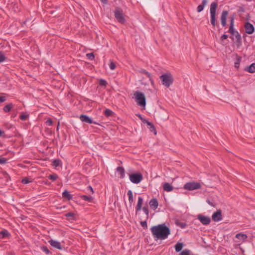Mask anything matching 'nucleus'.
<instances>
[{"label":"nucleus","instance_id":"f257e3e1","mask_svg":"<svg viewBox=\"0 0 255 255\" xmlns=\"http://www.w3.org/2000/svg\"><path fill=\"white\" fill-rule=\"evenodd\" d=\"M150 230L152 236L156 239L165 240L170 234V229L165 224L153 226Z\"/></svg>","mask_w":255,"mask_h":255},{"label":"nucleus","instance_id":"f03ea898","mask_svg":"<svg viewBox=\"0 0 255 255\" xmlns=\"http://www.w3.org/2000/svg\"><path fill=\"white\" fill-rule=\"evenodd\" d=\"M133 98L137 105L145 109L146 106V99L144 94L139 91H135L133 93Z\"/></svg>","mask_w":255,"mask_h":255},{"label":"nucleus","instance_id":"7ed1b4c3","mask_svg":"<svg viewBox=\"0 0 255 255\" xmlns=\"http://www.w3.org/2000/svg\"><path fill=\"white\" fill-rule=\"evenodd\" d=\"M162 84L168 88L173 83V79L171 74L165 73L160 76Z\"/></svg>","mask_w":255,"mask_h":255},{"label":"nucleus","instance_id":"20e7f679","mask_svg":"<svg viewBox=\"0 0 255 255\" xmlns=\"http://www.w3.org/2000/svg\"><path fill=\"white\" fill-rule=\"evenodd\" d=\"M218 3L216 2H213L210 5V12L211 15V23L213 26H215L216 22V12L217 8Z\"/></svg>","mask_w":255,"mask_h":255},{"label":"nucleus","instance_id":"39448f33","mask_svg":"<svg viewBox=\"0 0 255 255\" xmlns=\"http://www.w3.org/2000/svg\"><path fill=\"white\" fill-rule=\"evenodd\" d=\"M128 176L129 180L133 184H138L143 179V176L140 173L129 174Z\"/></svg>","mask_w":255,"mask_h":255},{"label":"nucleus","instance_id":"423d86ee","mask_svg":"<svg viewBox=\"0 0 255 255\" xmlns=\"http://www.w3.org/2000/svg\"><path fill=\"white\" fill-rule=\"evenodd\" d=\"M115 16L116 19L120 23H124L126 21V19L125 18L124 14L123 13V10L118 7L116 9L115 11Z\"/></svg>","mask_w":255,"mask_h":255},{"label":"nucleus","instance_id":"0eeeda50","mask_svg":"<svg viewBox=\"0 0 255 255\" xmlns=\"http://www.w3.org/2000/svg\"><path fill=\"white\" fill-rule=\"evenodd\" d=\"M201 188L200 183L194 182H190L186 183L184 185V188L187 190H194Z\"/></svg>","mask_w":255,"mask_h":255},{"label":"nucleus","instance_id":"6e6552de","mask_svg":"<svg viewBox=\"0 0 255 255\" xmlns=\"http://www.w3.org/2000/svg\"><path fill=\"white\" fill-rule=\"evenodd\" d=\"M197 219L203 225H208L211 222V219L208 216H203L202 215H199L197 216Z\"/></svg>","mask_w":255,"mask_h":255},{"label":"nucleus","instance_id":"1a4fd4ad","mask_svg":"<svg viewBox=\"0 0 255 255\" xmlns=\"http://www.w3.org/2000/svg\"><path fill=\"white\" fill-rule=\"evenodd\" d=\"M212 219L214 222H219L222 220V212L221 210H217L212 215Z\"/></svg>","mask_w":255,"mask_h":255},{"label":"nucleus","instance_id":"9d476101","mask_svg":"<svg viewBox=\"0 0 255 255\" xmlns=\"http://www.w3.org/2000/svg\"><path fill=\"white\" fill-rule=\"evenodd\" d=\"M80 119L82 122H85V123H86L88 124H94L96 125H99L97 123L93 121L92 119H91L90 118H89L88 116H87L86 115H82L80 116Z\"/></svg>","mask_w":255,"mask_h":255},{"label":"nucleus","instance_id":"9b49d317","mask_svg":"<svg viewBox=\"0 0 255 255\" xmlns=\"http://www.w3.org/2000/svg\"><path fill=\"white\" fill-rule=\"evenodd\" d=\"M245 28L246 29V32L249 34L253 33L255 31V27L254 25L249 22L245 23Z\"/></svg>","mask_w":255,"mask_h":255},{"label":"nucleus","instance_id":"f8f14e48","mask_svg":"<svg viewBox=\"0 0 255 255\" xmlns=\"http://www.w3.org/2000/svg\"><path fill=\"white\" fill-rule=\"evenodd\" d=\"M48 242L52 247L59 250H62V247L59 242L53 240H50Z\"/></svg>","mask_w":255,"mask_h":255},{"label":"nucleus","instance_id":"ddd939ff","mask_svg":"<svg viewBox=\"0 0 255 255\" xmlns=\"http://www.w3.org/2000/svg\"><path fill=\"white\" fill-rule=\"evenodd\" d=\"M228 15V12L226 10L223 11L221 14V20L223 26H225L226 25V20Z\"/></svg>","mask_w":255,"mask_h":255},{"label":"nucleus","instance_id":"4468645a","mask_svg":"<svg viewBox=\"0 0 255 255\" xmlns=\"http://www.w3.org/2000/svg\"><path fill=\"white\" fill-rule=\"evenodd\" d=\"M150 207L153 210H155L158 206V203L157 200L156 198L152 199L149 203Z\"/></svg>","mask_w":255,"mask_h":255},{"label":"nucleus","instance_id":"2eb2a0df","mask_svg":"<svg viewBox=\"0 0 255 255\" xmlns=\"http://www.w3.org/2000/svg\"><path fill=\"white\" fill-rule=\"evenodd\" d=\"M143 123H146L149 127L150 131L153 132L154 134L156 135L157 132L154 125L151 123L146 120H143Z\"/></svg>","mask_w":255,"mask_h":255},{"label":"nucleus","instance_id":"dca6fc26","mask_svg":"<svg viewBox=\"0 0 255 255\" xmlns=\"http://www.w3.org/2000/svg\"><path fill=\"white\" fill-rule=\"evenodd\" d=\"M245 71L251 73L255 72V63H252L250 65L245 68Z\"/></svg>","mask_w":255,"mask_h":255},{"label":"nucleus","instance_id":"f3484780","mask_svg":"<svg viewBox=\"0 0 255 255\" xmlns=\"http://www.w3.org/2000/svg\"><path fill=\"white\" fill-rule=\"evenodd\" d=\"M162 186L164 191L166 192H171L173 189V186L168 183H163Z\"/></svg>","mask_w":255,"mask_h":255},{"label":"nucleus","instance_id":"a211bd4d","mask_svg":"<svg viewBox=\"0 0 255 255\" xmlns=\"http://www.w3.org/2000/svg\"><path fill=\"white\" fill-rule=\"evenodd\" d=\"M236 238L240 241L244 242L247 240L248 237L246 234L239 233L236 235Z\"/></svg>","mask_w":255,"mask_h":255},{"label":"nucleus","instance_id":"6ab92c4d","mask_svg":"<svg viewBox=\"0 0 255 255\" xmlns=\"http://www.w3.org/2000/svg\"><path fill=\"white\" fill-rule=\"evenodd\" d=\"M207 2H208L207 0H202V4L199 5L197 8V11L198 12H200L203 10L205 6L207 3Z\"/></svg>","mask_w":255,"mask_h":255},{"label":"nucleus","instance_id":"aec40b11","mask_svg":"<svg viewBox=\"0 0 255 255\" xmlns=\"http://www.w3.org/2000/svg\"><path fill=\"white\" fill-rule=\"evenodd\" d=\"M183 247L184 244L183 243L177 242L174 247L175 251L178 253L181 252Z\"/></svg>","mask_w":255,"mask_h":255},{"label":"nucleus","instance_id":"412c9836","mask_svg":"<svg viewBox=\"0 0 255 255\" xmlns=\"http://www.w3.org/2000/svg\"><path fill=\"white\" fill-rule=\"evenodd\" d=\"M62 196L63 198L67 199L69 201L71 200L73 198L72 196L67 190H64L63 192Z\"/></svg>","mask_w":255,"mask_h":255},{"label":"nucleus","instance_id":"4be33fe9","mask_svg":"<svg viewBox=\"0 0 255 255\" xmlns=\"http://www.w3.org/2000/svg\"><path fill=\"white\" fill-rule=\"evenodd\" d=\"M117 171L120 175L121 178H124L125 176V169L123 167H118L117 168Z\"/></svg>","mask_w":255,"mask_h":255},{"label":"nucleus","instance_id":"5701e85b","mask_svg":"<svg viewBox=\"0 0 255 255\" xmlns=\"http://www.w3.org/2000/svg\"><path fill=\"white\" fill-rule=\"evenodd\" d=\"M140 72L142 74H144L145 75H146L148 78H149V80L151 82V83L152 84H153V80L151 78V74L150 73H149L148 72H147V71H146L145 70H144V69H141L140 70Z\"/></svg>","mask_w":255,"mask_h":255},{"label":"nucleus","instance_id":"b1692460","mask_svg":"<svg viewBox=\"0 0 255 255\" xmlns=\"http://www.w3.org/2000/svg\"><path fill=\"white\" fill-rule=\"evenodd\" d=\"M143 199L141 197H138L137 204L136 205V211H140L141 209Z\"/></svg>","mask_w":255,"mask_h":255},{"label":"nucleus","instance_id":"393cba45","mask_svg":"<svg viewBox=\"0 0 255 255\" xmlns=\"http://www.w3.org/2000/svg\"><path fill=\"white\" fill-rule=\"evenodd\" d=\"M128 201L130 205H131L133 202V194L131 190H129L128 191Z\"/></svg>","mask_w":255,"mask_h":255},{"label":"nucleus","instance_id":"a878e982","mask_svg":"<svg viewBox=\"0 0 255 255\" xmlns=\"http://www.w3.org/2000/svg\"><path fill=\"white\" fill-rule=\"evenodd\" d=\"M13 107V105L11 103H9L5 106L3 109V110L5 113L9 112Z\"/></svg>","mask_w":255,"mask_h":255},{"label":"nucleus","instance_id":"bb28decb","mask_svg":"<svg viewBox=\"0 0 255 255\" xmlns=\"http://www.w3.org/2000/svg\"><path fill=\"white\" fill-rule=\"evenodd\" d=\"M179 255H191V253L189 250L185 249L181 251Z\"/></svg>","mask_w":255,"mask_h":255},{"label":"nucleus","instance_id":"cd10ccee","mask_svg":"<svg viewBox=\"0 0 255 255\" xmlns=\"http://www.w3.org/2000/svg\"><path fill=\"white\" fill-rule=\"evenodd\" d=\"M81 198L84 201H91L92 197L91 196H88L87 195H82L81 196Z\"/></svg>","mask_w":255,"mask_h":255},{"label":"nucleus","instance_id":"c85d7f7f","mask_svg":"<svg viewBox=\"0 0 255 255\" xmlns=\"http://www.w3.org/2000/svg\"><path fill=\"white\" fill-rule=\"evenodd\" d=\"M241 61V58L240 57H238L236 61L235 62V67L238 69L240 67V62Z\"/></svg>","mask_w":255,"mask_h":255},{"label":"nucleus","instance_id":"c756f323","mask_svg":"<svg viewBox=\"0 0 255 255\" xmlns=\"http://www.w3.org/2000/svg\"><path fill=\"white\" fill-rule=\"evenodd\" d=\"M61 163V161L59 159H55L53 160L52 162V165L55 167H57L60 165Z\"/></svg>","mask_w":255,"mask_h":255},{"label":"nucleus","instance_id":"7c9ffc66","mask_svg":"<svg viewBox=\"0 0 255 255\" xmlns=\"http://www.w3.org/2000/svg\"><path fill=\"white\" fill-rule=\"evenodd\" d=\"M6 58L3 53L1 52H0V63L5 61Z\"/></svg>","mask_w":255,"mask_h":255},{"label":"nucleus","instance_id":"2f4dec72","mask_svg":"<svg viewBox=\"0 0 255 255\" xmlns=\"http://www.w3.org/2000/svg\"><path fill=\"white\" fill-rule=\"evenodd\" d=\"M9 234L8 232L6 230L2 231L0 232V235L1 237V238H3L5 237L8 236Z\"/></svg>","mask_w":255,"mask_h":255},{"label":"nucleus","instance_id":"473e14b6","mask_svg":"<svg viewBox=\"0 0 255 255\" xmlns=\"http://www.w3.org/2000/svg\"><path fill=\"white\" fill-rule=\"evenodd\" d=\"M113 114V112L110 109H106L105 111V115L107 117L111 116Z\"/></svg>","mask_w":255,"mask_h":255},{"label":"nucleus","instance_id":"72a5a7b5","mask_svg":"<svg viewBox=\"0 0 255 255\" xmlns=\"http://www.w3.org/2000/svg\"><path fill=\"white\" fill-rule=\"evenodd\" d=\"M86 56H87V57L89 59H90V60H94V58H95V56H94V55L93 53H87V54H86Z\"/></svg>","mask_w":255,"mask_h":255},{"label":"nucleus","instance_id":"f704fd0d","mask_svg":"<svg viewBox=\"0 0 255 255\" xmlns=\"http://www.w3.org/2000/svg\"><path fill=\"white\" fill-rule=\"evenodd\" d=\"M58 178V176L56 174H51L48 176V178L50 180H56Z\"/></svg>","mask_w":255,"mask_h":255},{"label":"nucleus","instance_id":"c9c22d12","mask_svg":"<svg viewBox=\"0 0 255 255\" xmlns=\"http://www.w3.org/2000/svg\"><path fill=\"white\" fill-rule=\"evenodd\" d=\"M109 67L111 70H114L116 68V64L113 61H111L109 64Z\"/></svg>","mask_w":255,"mask_h":255},{"label":"nucleus","instance_id":"e433bc0d","mask_svg":"<svg viewBox=\"0 0 255 255\" xmlns=\"http://www.w3.org/2000/svg\"><path fill=\"white\" fill-rule=\"evenodd\" d=\"M100 85L103 86H106L107 84V81L104 79H100L99 81Z\"/></svg>","mask_w":255,"mask_h":255},{"label":"nucleus","instance_id":"4c0bfd02","mask_svg":"<svg viewBox=\"0 0 255 255\" xmlns=\"http://www.w3.org/2000/svg\"><path fill=\"white\" fill-rule=\"evenodd\" d=\"M229 31L232 34H234V29H233V18L231 20V25L229 28Z\"/></svg>","mask_w":255,"mask_h":255},{"label":"nucleus","instance_id":"58836bf2","mask_svg":"<svg viewBox=\"0 0 255 255\" xmlns=\"http://www.w3.org/2000/svg\"><path fill=\"white\" fill-rule=\"evenodd\" d=\"M236 38L237 39V40L239 41V44L238 45V46H240V45H241V36L238 33V32H237V34L236 35Z\"/></svg>","mask_w":255,"mask_h":255},{"label":"nucleus","instance_id":"ea45409f","mask_svg":"<svg viewBox=\"0 0 255 255\" xmlns=\"http://www.w3.org/2000/svg\"><path fill=\"white\" fill-rule=\"evenodd\" d=\"M142 210L144 212V213L146 214L147 218H148V215H149V212H148V208L146 207H144L142 208Z\"/></svg>","mask_w":255,"mask_h":255},{"label":"nucleus","instance_id":"a19ab883","mask_svg":"<svg viewBox=\"0 0 255 255\" xmlns=\"http://www.w3.org/2000/svg\"><path fill=\"white\" fill-rule=\"evenodd\" d=\"M28 117V115H25V114H21L19 118L21 120H23V121H24Z\"/></svg>","mask_w":255,"mask_h":255},{"label":"nucleus","instance_id":"79ce46f5","mask_svg":"<svg viewBox=\"0 0 255 255\" xmlns=\"http://www.w3.org/2000/svg\"><path fill=\"white\" fill-rule=\"evenodd\" d=\"M7 162V159L3 157H0V164H3L6 163Z\"/></svg>","mask_w":255,"mask_h":255},{"label":"nucleus","instance_id":"37998d69","mask_svg":"<svg viewBox=\"0 0 255 255\" xmlns=\"http://www.w3.org/2000/svg\"><path fill=\"white\" fill-rule=\"evenodd\" d=\"M141 226L144 228L146 229L147 228V222L146 221H142L140 222Z\"/></svg>","mask_w":255,"mask_h":255},{"label":"nucleus","instance_id":"c03bdc74","mask_svg":"<svg viewBox=\"0 0 255 255\" xmlns=\"http://www.w3.org/2000/svg\"><path fill=\"white\" fill-rule=\"evenodd\" d=\"M178 225L182 229H184L187 226L186 224L185 223H179L178 224Z\"/></svg>","mask_w":255,"mask_h":255},{"label":"nucleus","instance_id":"a18cd8bd","mask_svg":"<svg viewBox=\"0 0 255 255\" xmlns=\"http://www.w3.org/2000/svg\"><path fill=\"white\" fill-rule=\"evenodd\" d=\"M22 183L24 184H28L30 182V181L29 180V179L28 178H24V179H23L21 181Z\"/></svg>","mask_w":255,"mask_h":255},{"label":"nucleus","instance_id":"49530a36","mask_svg":"<svg viewBox=\"0 0 255 255\" xmlns=\"http://www.w3.org/2000/svg\"><path fill=\"white\" fill-rule=\"evenodd\" d=\"M46 124L48 126H51L53 124L52 121L51 119H49L46 121Z\"/></svg>","mask_w":255,"mask_h":255},{"label":"nucleus","instance_id":"de8ad7c7","mask_svg":"<svg viewBox=\"0 0 255 255\" xmlns=\"http://www.w3.org/2000/svg\"><path fill=\"white\" fill-rule=\"evenodd\" d=\"M42 250L47 254H49V251L46 247H42Z\"/></svg>","mask_w":255,"mask_h":255},{"label":"nucleus","instance_id":"09e8293b","mask_svg":"<svg viewBox=\"0 0 255 255\" xmlns=\"http://www.w3.org/2000/svg\"><path fill=\"white\" fill-rule=\"evenodd\" d=\"M207 203L210 205V206H213V207H214L215 206V204L214 202H213L212 201H211V200L208 199L207 200Z\"/></svg>","mask_w":255,"mask_h":255},{"label":"nucleus","instance_id":"8fccbe9b","mask_svg":"<svg viewBox=\"0 0 255 255\" xmlns=\"http://www.w3.org/2000/svg\"><path fill=\"white\" fill-rule=\"evenodd\" d=\"M228 37V35L227 34H224L221 37V39L223 40L224 39H227Z\"/></svg>","mask_w":255,"mask_h":255},{"label":"nucleus","instance_id":"3c124183","mask_svg":"<svg viewBox=\"0 0 255 255\" xmlns=\"http://www.w3.org/2000/svg\"><path fill=\"white\" fill-rule=\"evenodd\" d=\"M6 100V98L4 96H0V102H4Z\"/></svg>","mask_w":255,"mask_h":255},{"label":"nucleus","instance_id":"603ef678","mask_svg":"<svg viewBox=\"0 0 255 255\" xmlns=\"http://www.w3.org/2000/svg\"><path fill=\"white\" fill-rule=\"evenodd\" d=\"M74 214L72 213H68L66 214V216L67 217H73Z\"/></svg>","mask_w":255,"mask_h":255},{"label":"nucleus","instance_id":"864d4df0","mask_svg":"<svg viewBox=\"0 0 255 255\" xmlns=\"http://www.w3.org/2000/svg\"><path fill=\"white\" fill-rule=\"evenodd\" d=\"M100 0L104 4H107V3H108L107 0Z\"/></svg>","mask_w":255,"mask_h":255},{"label":"nucleus","instance_id":"5fc2aeb1","mask_svg":"<svg viewBox=\"0 0 255 255\" xmlns=\"http://www.w3.org/2000/svg\"><path fill=\"white\" fill-rule=\"evenodd\" d=\"M4 134V132L0 129V137L2 136V135Z\"/></svg>","mask_w":255,"mask_h":255},{"label":"nucleus","instance_id":"6e6d98bb","mask_svg":"<svg viewBox=\"0 0 255 255\" xmlns=\"http://www.w3.org/2000/svg\"><path fill=\"white\" fill-rule=\"evenodd\" d=\"M89 188L90 189V190H91V191H92V192H93V188H92V187H91V186H89Z\"/></svg>","mask_w":255,"mask_h":255},{"label":"nucleus","instance_id":"4d7b16f0","mask_svg":"<svg viewBox=\"0 0 255 255\" xmlns=\"http://www.w3.org/2000/svg\"><path fill=\"white\" fill-rule=\"evenodd\" d=\"M138 117L139 118H140V119L142 120V118H141V115H139Z\"/></svg>","mask_w":255,"mask_h":255}]
</instances>
